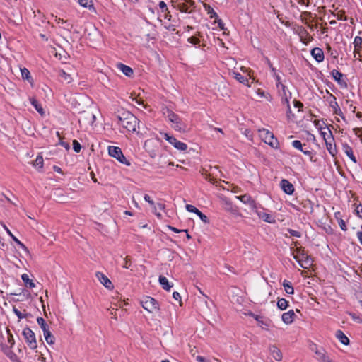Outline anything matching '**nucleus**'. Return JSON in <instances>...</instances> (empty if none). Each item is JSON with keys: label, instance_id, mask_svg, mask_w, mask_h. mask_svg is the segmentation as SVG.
<instances>
[{"label": "nucleus", "instance_id": "1", "mask_svg": "<svg viewBox=\"0 0 362 362\" xmlns=\"http://www.w3.org/2000/svg\"><path fill=\"white\" fill-rule=\"evenodd\" d=\"M119 123L129 132H136L139 129V121L132 113L123 111L117 115Z\"/></svg>", "mask_w": 362, "mask_h": 362}, {"label": "nucleus", "instance_id": "2", "mask_svg": "<svg viewBox=\"0 0 362 362\" xmlns=\"http://www.w3.org/2000/svg\"><path fill=\"white\" fill-rule=\"evenodd\" d=\"M163 114L166 115L168 120L173 124V127L176 131L182 132L185 129L186 127L182 122L181 119L173 111L169 109H166V112H164Z\"/></svg>", "mask_w": 362, "mask_h": 362}, {"label": "nucleus", "instance_id": "3", "mask_svg": "<svg viewBox=\"0 0 362 362\" xmlns=\"http://www.w3.org/2000/svg\"><path fill=\"white\" fill-rule=\"evenodd\" d=\"M142 307L149 313H155L160 310L158 303L150 296H146L141 300Z\"/></svg>", "mask_w": 362, "mask_h": 362}, {"label": "nucleus", "instance_id": "4", "mask_svg": "<svg viewBox=\"0 0 362 362\" xmlns=\"http://www.w3.org/2000/svg\"><path fill=\"white\" fill-rule=\"evenodd\" d=\"M259 136L266 144L273 148H278L279 142L277 139L274 138L273 133L269 130L265 129L259 130Z\"/></svg>", "mask_w": 362, "mask_h": 362}, {"label": "nucleus", "instance_id": "5", "mask_svg": "<svg viewBox=\"0 0 362 362\" xmlns=\"http://www.w3.org/2000/svg\"><path fill=\"white\" fill-rule=\"evenodd\" d=\"M108 153L111 157L116 158L121 163L129 165L130 163L126 159L121 148L117 146H109Z\"/></svg>", "mask_w": 362, "mask_h": 362}, {"label": "nucleus", "instance_id": "6", "mask_svg": "<svg viewBox=\"0 0 362 362\" xmlns=\"http://www.w3.org/2000/svg\"><path fill=\"white\" fill-rule=\"evenodd\" d=\"M321 134L323 136L327 151L332 156H334L335 154L337 153V148L336 146L334 144H332V142L334 141V138L332 134V132L329 130L328 133L322 132Z\"/></svg>", "mask_w": 362, "mask_h": 362}, {"label": "nucleus", "instance_id": "7", "mask_svg": "<svg viewBox=\"0 0 362 362\" xmlns=\"http://www.w3.org/2000/svg\"><path fill=\"white\" fill-rule=\"evenodd\" d=\"M23 335L28 346L31 349H35L37 348V345L35 339V334L30 328L25 327L23 329Z\"/></svg>", "mask_w": 362, "mask_h": 362}, {"label": "nucleus", "instance_id": "8", "mask_svg": "<svg viewBox=\"0 0 362 362\" xmlns=\"http://www.w3.org/2000/svg\"><path fill=\"white\" fill-rule=\"evenodd\" d=\"M163 139L168 141L170 144H172L175 148L180 151H185L187 148V146L186 144L177 141L174 136H170L167 133H161Z\"/></svg>", "mask_w": 362, "mask_h": 362}, {"label": "nucleus", "instance_id": "9", "mask_svg": "<svg viewBox=\"0 0 362 362\" xmlns=\"http://www.w3.org/2000/svg\"><path fill=\"white\" fill-rule=\"evenodd\" d=\"M95 276L98 281L107 288L112 289L113 285L111 281L108 279L107 276L100 272H97L95 273Z\"/></svg>", "mask_w": 362, "mask_h": 362}, {"label": "nucleus", "instance_id": "10", "mask_svg": "<svg viewBox=\"0 0 362 362\" xmlns=\"http://www.w3.org/2000/svg\"><path fill=\"white\" fill-rule=\"evenodd\" d=\"M255 212L257 214L258 217L259 218H262L264 221L269 223H276V219L274 216H272L271 214L263 211H258L257 209L254 210Z\"/></svg>", "mask_w": 362, "mask_h": 362}, {"label": "nucleus", "instance_id": "11", "mask_svg": "<svg viewBox=\"0 0 362 362\" xmlns=\"http://www.w3.org/2000/svg\"><path fill=\"white\" fill-rule=\"evenodd\" d=\"M330 98L331 100H329V105L332 108L334 113L340 116L344 120H345V117L338 105L336 98L332 95H330Z\"/></svg>", "mask_w": 362, "mask_h": 362}, {"label": "nucleus", "instance_id": "12", "mask_svg": "<svg viewBox=\"0 0 362 362\" xmlns=\"http://www.w3.org/2000/svg\"><path fill=\"white\" fill-rule=\"evenodd\" d=\"M95 120V116L93 113L90 112H84L81 113V117L79 118V122L83 121L88 124L92 125Z\"/></svg>", "mask_w": 362, "mask_h": 362}, {"label": "nucleus", "instance_id": "13", "mask_svg": "<svg viewBox=\"0 0 362 362\" xmlns=\"http://www.w3.org/2000/svg\"><path fill=\"white\" fill-rule=\"evenodd\" d=\"M237 199H238L243 203L248 204L252 209H253V210L256 209V208H257L256 203H255V200L252 199L250 195L244 194V195L238 196V197H237Z\"/></svg>", "mask_w": 362, "mask_h": 362}, {"label": "nucleus", "instance_id": "14", "mask_svg": "<svg viewBox=\"0 0 362 362\" xmlns=\"http://www.w3.org/2000/svg\"><path fill=\"white\" fill-rule=\"evenodd\" d=\"M229 74L230 76H232L234 78H235L240 83L245 84L249 87L250 86V84L249 83V80L247 78V76H244L235 71H230Z\"/></svg>", "mask_w": 362, "mask_h": 362}, {"label": "nucleus", "instance_id": "15", "mask_svg": "<svg viewBox=\"0 0 362 362\" xmlns=\"http://www.w3.org/2000/svg\"><path fill=\"white\" fill-rule=\"evenodd\" d=\"M281 188L287 194H292L294 192L293 185L285 179L281 181Z\"/></svg>", "mask_w": 362, "mask_h": 362}, {"label": "nucleus", "instance_id": "16", "mask_svg": "<svg viewBox=\"0 0 362 362\" xmlns=\"http://www.w3.org/2000/svg\"><path fill=\"white\" fill-rule=\"evenodd\" d=\"M331 74H332V77L334 78V79L336 81H337V83L341 87L346 88L347 86L346 81L342 78L343 74L341 72H339L337 70L334 69L332 71Z\"/></svg>", "mask_w": 362, "mask_h": 362}, {"label": "nucleus", "instance_id": "17", "mask_svg": "<svg viewBox=\"0 0 362 362\" xmlns=\"http://www.w3.org/2000/svg\"><path fill=\"white\" fill-rule=\"evenodd\" d=\"M311 54L313 58L318 62H321L324 60V52L322 49L319 47H315L311 51Z\"/></svg>", "mask_w": 362, "mask_h": 362}, {"label": "nucleus", "instance_id": "18", "mask_svg": "<svg viewBox=\"0 0 362 362\" xmlns=\"http://www.w3.org/2000/svg\"><path fill=\"white\" fill-rule=\"evenodd\" d=\"M294 317L295 313L293 310H291L286 313H283L281 318L285 324L289 325L293 322Z\"/></svg>", "mask_w": 362, "mask_h": 362}, {"label": "nucleus", "instance_id": "19", "mask_svg": "<svg viewBox=\"0 0 362 362\" xmlns=\"http://www.w3.org/2000/svg\"><path fill=\"white\" fill-rule=\"evenodd\" d=\"M342 149L344 151V152L346 153V155L354 163H357V160H356V158L355 157V156L354 155V153H353V150L351 148V147L347 144H344L342 145Z\"/></svg>", "mask_w": 362, "mask_h": 362}, {"label": "nucleus", "instance_id": "20", "mask_svg": "<svg viewBox=\"0 0 362 362\" xmlns=\"http://www.w3.org/2000/svg\"><path fill=\"white\" fill-rule=\"evenodd\" d=\"M117 67L127 76L131 77L133 74V69L125 64H123L122 63H119L117 64Z\"/></svg>", "mask_w": 362, "mask_h": 362}, {"label": "nucleus", "instance_id": "21", "mask_svg": "<svg viewBox=\"0 0 362 362\" xmlns=\"http://www.w3.org/2000/svg\"><path fill=\"white\" fill-rule=\"evenodd\" d=\"M4 228L6 231V233L11 237V238L19 245L21 248H22L25 252H28V250L27 247L21 242L16 236L13 235V234L11 233V231L6 227V225H3Z\"/></svg>", "mask_w": 362, "mask_h": 362}, {"label": "nucleus", "instance_id": "22", "mask_svg": "<svg viewBox=\"0 0 362 362\" xmlns=\"http://www.w3.org/2000/svg\"><path fill=\"white\" fill-rule=\"evenodd\" d=\"M292 250V254L293 256V258L298 262V259H297V257L298 256L299 258H305V257L308 256V255L305 252V251L301 247H297L296 249L291 248Z\"/></svg>", "mask_w": 362, "mask_h": 362}, {"label": "nucleus", "instance_id": "23", "mask_svg": "<svg viewBox=\"0 0 362 362\" xmlns=\"http://www.w3.org/2000/svg\"><path fill=\"white\" fill-rule=\"evenodd\" d=\"M335 336L342 344L348 345L349 344V338L341 330H337L336 332Z\"/></svg>", "mask_w": 362, "mask_h": 362}, {"label": "nucleus", "instance_id": "24", "mask_svg": "<svg viewBox=\"0 0 362 362\" xmlns=\"http://www.w3.org/2000/svg\"><path fill=\"white\" fill-rule=\"evenodd\" d=\"M270 352H271L272 357L276 361H281L282 354H281L280 349H279L276 346H272V347H270Z\"/></svg>", "mask_w": 362, "mask_h": 362}, {"label": "nucleus", "instance_id": "25", "mask_svg": "<svg viewBox=\"0 0 362 362\" xmlns=\"http://www.w3.org/2000/svg\"><path fill=\"white\" fill-rule=\"evenodd\" d=\"M315 354L317 355V359L320 362H334L328 356L325 354L324 351H316Z\"/></svg>", "mask_w": 362, "mask_h": 362}, {"label": "nucleus", "instance_id": "26", "mask_svg": "<svg viewBox=\"0 0 362 362\" xmlns=\"http://www.w3.org/2000/svg\"><path fill=\"white\" fill-rule=\"evenodd\" d=\"M297 259H298V264L299 265L302 267V268H305V269H307L308 267H309L311 264H312V261L311 259L308 257V256H306L305 257V258L302 259V258H299V257L298 256L297 257Z\"/></svg>", "mask_w": 362, "mask_h": 362}, {"label": "nucleus", "instance_id": "27", "mask_svg": "<svg viewBox=\"0 0 362 362\" xmlns=\"http://www.w3.org/2000/svg\"><path fill=\"white\" fill-rule=\"evenodd\" d=\"M21 76L23 79L27 80L31 85L33 83V80L31 77L29 70L26 68L21 69Z\"/></svg>", "mask_w": 362, "mask_h": 362}, {"label": "nucleus", "instance_id": "28", "mask_svg": "<svg viewBox=\"0 0 362 362\" xmlns=\"http://www.w3.org/2000/svg\"><path fill=\"white\" fill-rule=\"evenodd\" d=\"M30 103L34 106L35 110L41 115H45V111L42 107L41 105L37 102V100L34 98H30Z\"/></svg>", "mask_w": 362, "mask_h": 362}, {"label": "nucleus", "instance_id": "29", "mask_svg": "<svg viewBox=\"0 0 362 362\" xmlns=\"http://www.w3.org/2000/svg\"><path fill=\"white\" fill-rule=\"evenodd\" d=\"M43 336L45 337V341L49 344H53L55 341V338L53 334H52L51 332L49 331V329L47 330H45L43 332Z\"/></svg>", "mask_w": 362, "mask_h": 362}, {"label": "nucleus", "instance_id": "30", "mask_svg": "<svg viewBox=\"0 0 362 362\" xmlns=\"http://www.w3.org/2000/svg\"><path fill=\"white\" fill-rule=\"evenodd\" d=\"M59 76L63 79L64 81H65L67 83H70L73 81V78L71 76V74L69 73L66 72L64 70L59 71Z\"/></svg>", "mask_w": 362, "mask_h": 362}, {"label": "nucleus", "instance_id": "31", "mask_svg": "<svg viewBox=\"0 0 362 362\" xmlns=\"http://www.w3.org/2000/svg\"><path fill=\"white\" fill-rule=\"evenodd\" d=\"M21 279L27 287L32 288L35 286V283L29 279V276L28 274H23L21 276Z\"/></svg>", "mask_w": 362, "mask_h": 362}, {"label": "nucleus", "instance_id": "32", "mask_svg": "<svg viewBox=\"0 0 362 362\" xmlns=\"http://www.w3.org/2000/svg\"><path fill=\"white\" fill-rule=\"evenodd\" d=\"M159 282L160 285L162 286L163 288L169 291L172 286L170 285L168 280L166 277L160 276H159Z\"/></svg>", "mask_w": 362, "mask_h": 362}, {"label": "nucleus", "instance_id": "33", "mask_svg": "<svg viewBox=\"0 0 362 362\" xmlns=\"http://www.w3.org/2000/svg\"><path fill=\"white\" fill-rule=\"evenodd\" d=\"M283 286L288 294H293L294 293V288L288 281L284 280L283 282Z\"/></svg>", "mask_w": 362, "mask_h": 362}, {"label": "nucleus", "instance_id": "34", "mask_svg": "<svg viewBox=\"0 0 362 362\" xmlns=\"http://www.w3.org/2000/svg\"><path fill=\"white\" fill-rule=\"evenodd\" d=\"M37 322L40 325L43 332H45V330H47L49 329L48 325L46 323L45 320L42 317H38L37 318Z\"/></svg>", "mask_w": 362, "mask_h": 362}, {"label": "nucleus", "instance_id": "35", "mask_svg": "<svg viewBox=\"0 0 362 362\" xmlns=\"http://www.w3.org/2000/svg\"><path fill=\"white\" fill-rule=\"evenodd\" d=\"M277 306L280 310H286L288 306V302L284 298H279L277 302Z\"/></svg>", "mask_w": 362, "mask_h": 362}, {"label": "nucleus", "instance_id": "36", "mask_svg": "<svg viewBox=\"0 0 362 362\" xmlns=\"http://www.w3.org/2000/svg\"><path fill=\"white\" fill-rule=\"evenodd\" d=\"M79 4L85 8H88L89 9H93V1L92 0H78Z\"/></svg>", "mask_w": 362, "mask_h": 362}, {"label": "nucleus", "instance_id": "37", "mask_svg": "<svg viewBox=\"0 0 362 362\" xmlns=\"http://www.w3.org/2000/svg\"><path fill=\"white\" fill-rule=\"evenodd\" d=\"M144 198L145 201L148 202L151 204V206L153 207V212L156 214V215L158 216H160V214H157L156 212V207L154 202L151 199V197L148 194H145Z\"/></svg>", "mask_w": 362, "mask_h": 362}, {"label": "nucleus", "instance_id": "38", "mask_svg": "<svg viewBox=\"0 0 362 362\" xmlns=\"http://www.w3.org/2000/svg\"><path fill=\"white\" fill-rule=\"evenodd\" d=\"M353 44H354V47L355 49H361V47H362V38L361 37L356 36L354 38Z\"/></svg>", "mask_w": 362, "mask_h": 362}, {"label": "nucleus", "instance_id": "39", "mask_svg": "<svg viewBox=\"0 0 362 362\" xmlns=\"http://www.w3.org/2000/svg\"><path fill=\"white\" fill-rule=\"evenodd\" d=\"M33 165L36 168H41L43 166V158L41 156H37L33 162Z\"/></svg>", "mask_w": 362, "mask_h": 362}, {"label": "nucleus", "instance_id": "40", "mask_svg": "<svg viewBox=\"0 0 362 362\" xmlns=\"http://www.w3.org/2000/svg\"><path fill=\"white\" fill-rule=\"evenodd\" d=\"M292 146L296 148V149H298L301 151H303V144L302 143L298 141V140H295L292 142Z\"/></svg>", "mask_w": 362, "mask_h": 362}, {"label": "nucleus", "instance_id": "41", "mask_svg": "<svg viewBox=\"0 0 362 362\" xmlns=\"http://www.w3.org/2000/svg\"><path fill=\"white\" fill-rule=\"evenodd\" d=\"M206 11H207L208 14L210 16L211 18H218V16H217L216 13L209 6H208V7L206 8Z\"/></svg>", "mask_w": 362, "mask_h": 362}, {"label": "nucleus", "instance_id": "42", "mask_svg": "<svg viewBox=\"0 0 362 362\" xmlns=\"http://www.w3.org/2000/svg\"><path fill=\"white\" fill-rule=\"evenodd\" d=\"M73 148L75 152H76V153L80 152V151L81 149V146L77 140L73 141Z\"/></svg>", "mask_w": 362, "mask_h": 362}, {"label": "nucleus", "instance_id": "43", "mask_svg": "<svg viewBox=\"0 0 362 362\" xmlns=\"http://www.w3.org/2000/svg\"><path fill=\"white\" fill-rule=\"evenodd\" d=\"M185 208H186L187 211L192 212V213H194L196 214L199 211L198 209H197L195 206H194L193 205H191V204H187Z\"/></svg>", "mask_w": 362, "mask_h": 362}, {"label": "nucleus", "instance_id": "44", "mask_svg": "<svg viewBox=\"0 0 362 362\" xmlns=\"http://www.w3.org/2000/svg\"><path fill=\"white\" fill-rule=\"evenodd\" d=\"M197 215L200 218V219L205 223H208L209 222V220L208 217L204 215L203 213H202L200 211L197 212Z\"/></svg>", "mask_w": 362, "mask_h": 362}, {"label": "nucleus", "instance_id": "45", "mask_svg": "<svg viewBox=\"0 0 362 362\" xmlns=\"http://www.w3.org/2000/svg\"><path fill=\"white\" fill-rule=\"evenodd\" d=\"M180 11L184 13H190L192 10H189L187 4H182L180 5Z\"/></svg>", "mask_w": 362, "mask_h": 362}, {"label": "nucleus", "instance_id": "46", "mask_svg": "<svg viewBox=\"0 0 362 362\" xmlns=\"http://www.w3.org/2000/svg\"><path fill=\"white\" fill-rule=\"evenodd\" d=\"M287 231L292 236L297 237V238H300L301 237V233L298 231V230H295L288 228L287 230Z\"/></svg>", "mask_w": 362, "mask_h": 362}, {"label": "nucleus", "instance_id": "47", "mask_svg": "<svg viewBox=\"0 0 362 362\" xmlns=\"http://www.w3.org/2000/svg\"><path fill=\"white\" fill-rule=\"evenodd\" d=\"M336 16H337V18L338 20H344V21L346 20V16H345L344 12L339 11L336 14Z\"/></svg>", "mask_w": 362, "mask_h": 362}, {"label": "nucleus", "instance_id": "48", "mask_svg": "<svg viewBox=\"0 0 362 362\" xmlns=\"http://www.w3.org/2000/svg\"><path fill=\"white\" fill-rule=\"evenodd\" d=\"M281 97H282V103L286 104L287 106V109H288V110H290L288 97L287 95L281 96Z\"/></svg>", "mask_w": 362, "mask_h": 362}, {"label": "nucleus", "instance_id": "49", "mask_svg": "<svg viewBox=\"0 0 362 362\" xmlns=\"http://www.w3.org/2000/svg\"><path fill=\"white\" fill-rule=\"evenodd\" d=\"M281 96L287 95L286 93V86L282 83L279 86V88H278Z\"/></svg>", "mask_w": 362, "mask_h": 362}, {"label": "nucleus", "instance_id": "50", "mask_svg": "<svg viewBox=\"0 0 362 362\" xmlns=\"http://www.w3.org/2000/svg\"><path fill=\"white\" fill-rule=\"evenodd\" d=\"M124 264H123L122 267L125 269H128L129 267V264H130V259L129 258V257H126L124 259Z\"/></svg>", "mask_w": 362, "mask_h": 362}, {"label": "nucleus", "instance_id": "51", "mask_svg": "<svg viewBox=\"0 0 362 362\" xmlns=\"http://www.w3.org/2000/svg\"><path fill=\"white\" fill-rule=\"evenodd\" d=\"M188 41L194 45H197L199 42V40L195 37H191L188 39Z\"/></svg>", "mask_w": 362, "mask_h": 362}, {"label": "nucleus", "instance_id": "52", "mask_svg": "<svg viewBox=\"0 0 362 362\" xmlns=\"http://www.w3.org/2000/svg\"><path fill=\"white\" fill-rule=\"evenodd\" d=\"M168 228L175 233L187 232V230H179V229H177L175 227L170 226H168Z\"/></svg>", "mask_w": 362, "mask_h": 362}, {"label": "nucleus", "instance_id": "53", "mask_svg": "<svg viewBox=\"0 0 362 362\" xmlns=\"http://www.w3.org/2000/svg\"><path fill=\"white\" fill-rule=\"evenodd\" d=\"M158 5H159L160 8L163 11L168 10L167 5H166V4L164 1H160Z\"/></svg>", "mask_w": 362, "mask_h": 362}, {"label": "nucleus", "instance_id": "54", "mask_svg": "<svg viewBox=\"0 0 362 362\" xmlns=\"http://www.w3.org/2000/svg\"><path fill=\"white\" fill-rule=\"evenodd\" d=\"M59 144L62 146L64 147L66 150H69L70 148L69 144L68 143H66V142H64V141H62V139H60V141H59Z\"/></svg>", "mask_w": 362, "mask_h": 362}, {"label": "nucleus", "instance_id": "55", "mask_svg": "<svg viewBox=\"0 0 362 362\" xmlns=\"http://www.w3.org/2000/svg\"><path fill=\"white\" fill-rule=\"evenodd\" d=\"M173 297L176 300H181L180 294L178 292H177V291L173 292Z\"/></svg>", "mask_w": 362, "mask_h": 362}, {"label": "nucleus", "instance_id": "56", "mask_svg": "<svg viewBox=\"0 0 362 362\" xmlns=\"http://www.w3.org/2000/svg\"><path fill=\"white\" fill-rule=\"evenodd\" d=\"M240 70L244 73L247 74V76H249L251 78L250 76V71H248V69L245 66H241Z\"/></svg>", "mask_w": 362, "mask_h": 362}, {"label": "nucleus", "instance_id": "57", "mask_svg": "<svg viewBox=\"0 0 362 362\" xmlns=\"http://www.w3.org/2000/svg\"><path fill=\"white\" fill-rule=\"evenodd\" d=\"M274 76L275 77V78L276 80V86H277V88H279V86L281 84H282L281 82V78L277 74H275V75H274Z\"/></svg>", "mask_w": 362, "mask_h": 362}, {"label": "nucleus", "instance_id": "58", "mask_svg": "<svg viewBox=\"0 0 362 362\" xmlns=\"http://www.w3.org/2000/svg\"><path fill=\"white\" fill-rule=\"evenodd\" d=\"M357 214L362 218V204H359L356 208Z\"/></svg>", "mask_w": 362, "mask_h": 362}, {"label": "nucleus", "instance_id": "59", "mask_svg": "<svg viewBox=\"0 0 362 362\" xmlns=\"http://www.w3.org/2000/svg\"><path fill=\"white\" fill-rule=\"evenodd\" d=\"M293 103H294V106L297 108H298V110L300 111V109L301 107H303V104L300 102V101H298V100H294L293 101Z\"/></svg>", "mask_w": 362, "mask_h": 362}, {"label": "nucleus", "instance_id": "60", "mask_svg": "<svg viewBox=\"0 0 362 362\" xmlns=\"http://www.w3.org/2000/svg\"><path fill=\"white\" fill-rule=\"evenodd\" d=\"M361 52V49H354V58H356V59H358L360 61H361L362 59H359V57H357V54H359Z\"/></svg>", "mask_w": 362, "mask_h": 362}, {"label": "nucleus", "instance_id": "61", "mask_svg": "<svg viewBox=\"0 0 362 362\" xmlns=\"http://www.w3.org/2000/svg\"><path fill=\"white\" fill-rule=\"evenodd\" d=\"M196 360L198 362H209V361H206V359L204 357L201 356H197L196 357Z\"/></svg>", "mask_w": 362, "mask_h": 362}, {"label": "nucleus", "instance_id": "62", "mask_svg": "<svg viewBox=\"0 0 362 362\" xmlns=\"http://www.w3.org/2000/svg\"><path fill=\"white\" fill-rule=\"evenodd\" d=\"M55 21L57 23H65V24H67V21H64L63 19H61L60 18H57V17H55Z\"/></svg>", "mask_w": 362, "mask_h": 362}, {"label": "nucleus", "instance_id": "63", "mask_svg": "<svg viewBox=\"0 0 362 362\" xmlns=\"http://www.w3.org/2000/svg\"><path fill=\"white\" fill-rule=\"evenodd\" d=\"M356 235L359 242L362 245V231H358Z\"/></svg>", "mask_w": 362, "mask_h": 362}, {"label": "nucleus", "instance_id": "64", "mask_svg": "<svg viewBox=\"0 0 362 362\" xmlns=\"http://www.w3.org/2000/svg\"><path fill=\"white\" fill-rule=\"evenodd\" d=\"M8 342L11 344V345L13 346V344H14V339H13L12 335L10 334H9V337H8Z\"/></svg>", "mask_w": 362, "mask_h": 362}]
</instances>
